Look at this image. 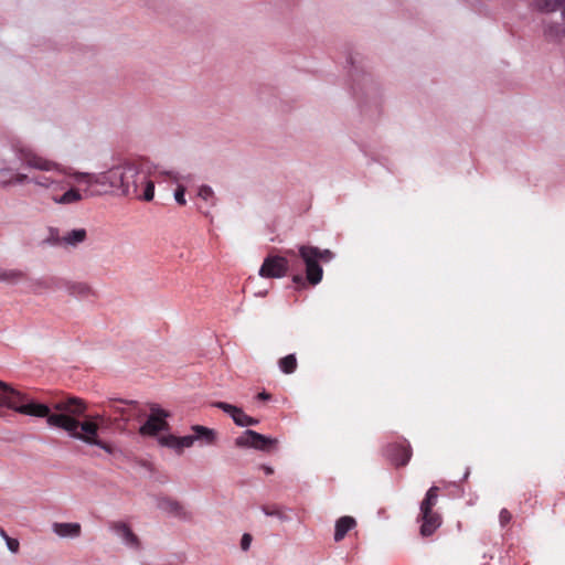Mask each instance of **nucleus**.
Returning <instances> with one entry per match:
<instances>
[{
    "label": "nucleus",
    "instance_id": "6e6552de",
    "mask_svg": "<svg viewBox=\"0 0 565 565\" xmlns=\"http://www.w3.org/2000/svg\"><path fill=\"white\" fill-rule=\"evenodd\" d=\"M288 260L281 256H268L259 268V276L264 278H281L287 274Z\"/></svg>",
    "mask_w": 565,
    "mask_h": 565
},
{
    "label": "nucleus",
    "instance_id": "aec40b11",
    "mask_svg": "<svg viewBox=\"0 0 565 565\" xmlns=\"http://www.w3.org/2000/svg\"><path fill=\"white\" fill-rule=\"evenodd\" d=\"M87 232L85 228H75L62 236L61 243L67 246H77L85 242Z\"/></svg>",
    "mask_w": 565,
    "mask_h": 565
},
{
    "label": "nucleus",
    "instance_id": "7c9ffc66",
    "mask_svg": "<svg viewBox=\"0 0 565 565\" xmlns=\"http://www.w3.org/2000/svg\"><path fill=\"white\" fill-rule=\"evenodd\" d=\"M262 511L268 516H276L281 521H287L288 518L284 511L277 505H264Z\"/></svg>",
    "mask_w": 565,
    "mask_h": 565
},
{
    "label": "nucleus",
    "instance_id": "412c9836",
    "mask_svg": "<svg viewBox=\"0 0 565 565\" xmlns=\"http://www.w3.org/2000/svg\"><path fill=\"white\" fill-rule=\"evenodd\" d=\"M82 200H83V196H82L81 192L77 189H75V188L68 189L62 195H58V196L54 195V196H52V201L55 204H60V205L74 204V203H77V202H79Z\"/></svg>",
    "mask_w": 565,
    "mask_h": 565
},
{
    "label": "nucleus",
    "instance_id": "cd10ccee",
    "mask_svg": "<svg viewBox=\"0 0 565 565\" xmlns=\"http://www.w3.org/2000/svg\"><path fill=\"white\" fill-rule=\"evenodd\" d=\"M280 371L285 374H291L297 369V359L295 354H288L278 361Z\"/></svg>",
    "mask_w": 565,
    "mask_h": 565
},
{
    "label": "nucleus",
    "instance_id": "a19ab883",
    "mask_svg": "<svg viewBox=\"0 0 565 565\" xmlns=\"http://www.w3.org/2000/svg\"><path fill=\"white\" fill-rule=\"evenodd\" d=\"M105 418H106L105 414H96V415L92 416L89 420L96 422L99 425V423H103L105 420Z\"/></svg>",
    "mask_w": 565,
    "mask_h": 565
},
{
    "label": "nucleus",
    "instance_id": "a878e982",
    "mask_svg": "<svg viewBox=\"0 0 565 565\" xmlns=\"http://www.w3.org/2000/svg\"><path fill=\"white\" fill-rule=\"evenodd\" d=\"M38 292L44 290H56L62 288V278L58 277H50L45 279H38L34 282Z\"/></svg>",
    "mask_w": 565,
    "mask_h": 565
},
{
    "label": "nucleus",
    "instance_id": "393cba45",
    "mask_svg": "<svg viewBox=\"0 0 565 565\" xmlns=\"http://www.w3.org/2000/svg\"><path fill=\"white\" fill-rule=\"evenodd\" d=\"M392 450L394 451V454H392V460L397 466H405L409 461L411 456H412V451H411L409 447L394 446V447H392Z\"/></svg>",
    "mask_w": 565,
    "mask_h": 565
},
{
    "label": "nucleus",
    "instance_id": "49530a36",
    "mask_svg": "<svg viewBox=\"0 0 565 565\" xmlns=\"http://www.w3.org/2000/svg\"><path fill=\"white\" fill-rule=\"evenodd\" d=\"M0 179H10V174L9 175H4V177L0 175Z\"/></svg>",
    "mask_w": 565,
    "mask_h": 565
},
{
    "label": "nucleus",
    "instance_id": "9b49d317",
    "mask_svg": "<svg viewBox=\"0 0 565 565\" xmlns=\"http://www.w3.org/2000/svg\"><path fill=\"white\" fill-rule=\"evenodd\" d=\"M62 288L65 289L68 296L76 299H87L96 296L93 287L85 281H76L62 278Z\"/></svg>",
    "mask_w": 565,
    "mask_h": 565
},
{
    "label": "nucleus",
    "instance_id": "7ed1b4c3",
    "mask_svg": "<svg viewBox=\"0 0 565 565\" xmlns=\"http://www.w3.org/2000/svg\"><path fill=\"white\" fill-rule=\"evenodd\" d=\"M0 406L12 409L19 414L32 417L46 418L49 424V416H52V407L35 402L26 394L15 390L10 384L0 381Z\"/></svg>",
    "mask_w": 565,
    "mask_h": 565
},
{
    "label": "nucleus",
    "instance_id": "dca6fc26",
    "mask_svg": "<svg viewBox=\"0 0 565 565\" xmlns=\"http://www.w3.org/2000/svg\"><path fill=\"white\" fill-rule=\"evenodd\" d=\"M562 0H531L529 8L540 14H550L561 10Z\"/></svg>",
    "mask_w": 565,
    "mask_h": 565
},
{
    "label": "nucleus",
    "instance_id": "473e14b6",
    "mask_svg": "<svg viewBox=\"0 0 565 565\" xmlns=\"http://www.w3.org/2000/svg\"><path fill=\"white\" fill-rule=\"evenodd\" d=\"M316 256L320 262L328 263L333 259L334 255L330 249H320L316 247Z\"/></svg>",
    "mask_w": 565,
    "mask_h": 565
},
{
    "label": "nucleus",
    "instance_id": "de8ad7c7",
    "mask_svg": "<svg viewBox=\"0 0 565 565\" xmlns=\"http://www.w3.org/2000/svg\"><path fill=\"white\" fill-rule=\"evenodd\" d=\"M288 255H294V252L292 250H287L286 252Z\"/></svg>",
    "mask_w": 565,
    "mask_h": 565
},
{
    "label": "nucleus",
    "instance_id": "ea45409f",
    "mask_svg": "<svg viewBox=\"0 0 565 565\" xmlns=\"http://www.w3.org/2000/svg\"><path fill=\"white\" fill-rule=\"evenodd\" d=\"M252 543V535L248 533L243 534L241 540V547L243 551H247Z\"/></svg>",
    "mask_w": 565,
    "mask_h": 565
},
{
    "label": "nucleus",
    "instance_id": "9d476101",
    "mask_svg": "<svg viewBox=\"0 0 565 565\" xmlns=\"http://www.w3.org/2000/svg\"><path fill=\"white\" fill-rule=\"evenodd\" d=\"M420 522L419 533L424 537L433 535L441 525V516L433 510H420L417 519Z\"/></svg>",
    "mask_w": 565,
    "mask_h": 565
},
{
    "label": "nucleus",
    "instance_id": "72a5a7b5",
    "mask_svg": "<svg viewBox=\"0 0 565 565\" xmlns=\"http://www.w3.org/2000/svg\"><path fill=\"white\" fill-rule=\"evenodd\" d=\"M198 195L204 201H210L214 199V191L209 185H201Z\"/></svg>",
    "mask_w": 565,
    "mask_h": 565
},
{
    "label": "nucleus",
    "instance_id": "1a4fd4ad",
    "mask_svg": "<svg viewBox=\"0 0 565 565\" xmlns=\"http://www.w3.org/2000/svg\"><path fill=\"white\" fill-rule=\"evenodd\" d=\"M50 174H33L30 178V184L33 185L35 192L51 191L55 192L62 190L63 182L56 177L57 173L49 172Z\"/></svg>",
    "mask_w": 565,
    "mask_h": 565
},
{
    "label": "nucleus",
    "instance_id": "79ce46f5",
    "mask_svg": "<svg viewBox=\"0 0 565 565\" xmlns=\"http://www.w3.org/2000/svg\"><path fill=\"white\" fill-rule=\"evenodd\" d=\"M260 468L265 471L266 475H273L274 473V468L270 467V466L263 465V466H260Z\"/></svg>",
    "mask_w": 565,
    "mask_h": 565
},
{
    "label": "nucleus",
    "instance_id": "f3484780",
    "mask_svg": "<svg viewBox=\"0 0 565 565\" xmlns=\"http://www.w3.org/2000/svg\"><path fill=\"white\" fill-rule=\"evenodd\" d=\"M191 430L195 443H199L200 445L209 446L216 441L217 434L212 428L202 425H193Z\"/></svg>",
    "mask_w": 565,
    "mask_h": 565
},
{
    "label": "nucleus",
    "instance_id": "6ab92c4d",
    "mask_svg": "<svg viewBox=\"0 0 565 565\" xmlns=\"http://www.w3.org/2000/svg\"><path fill=\"white\" fill-rule=\"evenodd\" d=\"M212 406L222 409L224 413H226L233 422L239 426L241 420L244 418V411L235 405L225 403V402H215L212 404Z\"/></svg>",
    "mask_w": 565,
    "mask_h": 565
},
{
    "label": "nucleus",
    "instance_id": "f8f14e48",
    "mask_svg": "<svg viewBox=\"0 0 565 565\" xmlns=\"http://www.w3.org/2000/svg\"><path fill=\"white\" fill-rule=\"evenodd\" d=\"M562 22L543 21V34L546 39L557 41L565 38V3L561 9Z\"/></svg>",
    "mask_w": 565,
    "mask_h": 565
},
{
    "label": "nucleus",
    "instance_id": "2eb2a0df",
    "mask_svg": "<svg viewBox=\"0 0 565 565\" xmlns=\"http://www.w3.org/2000/svg\"><path fill=\"white\" fill-rule=\"evenodd\" d=\"M9 174H10V179H0V186L9 188V186H15V185H23L26 183L30 184L31 177H29L28 174L21 173V172H15L14 170H12L10 168L0 169L1 177L9 175Z\"/></svg>",
    "mask_w": 565,
    "mask_h": 565
},
{
    "label": "nucleus",
    "instance_id": "39448f33",
    "mask_svg": "<svg viewBox=\"0 0 565 565\" xmlns=\"http://www.w3.org/2000/svg\"><path fill=\"white\" fill-rule=\"evenodd\" d=\"M149 411V416L145 424L140 426L139 434L141 436L154 437L161 431H168L170 426L167 418L170 417V413L158 404H150Z\"/></svg>",
    "mask_w": 565,
    "mask_h": 565
},
{
    "label": "nucleus",
    "instance_id": "c03bdc74",
    "mask_svg": "<svg viewBox=\"0 0 565 565\" xmlns=\"http://www.w3.org/2000/svg\"><path fill=\"white\" fill-rule=\"evenodd\" d=\"M292 280H294V282H296V284H298V282L303 284V279H302V277H301V276H299V275L294 276Z\"/></svg>",
    "mask_w": 565,
    "mask_h": 565
},
{
    "label": "nucleus",
    "instance_id": "f257e3e1",
    "mask_svg": "<svg viewBox=\"0 0 565 565\" xmlns=\"http://www.w3.org/2000/svg\"><path fill=\"white\" fill-rule=\"evenodd\" d=\"M55 413L49 416V426L65 430L70 437L86 445L96 446L107 454H114V447L98 437L99 425L93 420L79 422L76 417L83 416L87 409L84 399L67 397L52 405Z\"/></svg>",
    "mask_w": 565,
    "mask_h": 565
},
{
    "label": "nucleus",
    "instance_id": "2f4dec72",
    "mask_svg": "<svg viewBox=\"0 0 565 565\" xmlns=\"http://www.w3.org/2000/svg\"><path fill=\"white\" fill-rule=\"evenodd\" d=\"M161 446L175 449L179 451V437L174 435H164L158 438Z\"/></svg>",
    "mask_w": 565,
    "mask_h": 565
},
{
    "label": "nucleus",
    "instance_id": "5701e85b",
    "mask_svg": "<svg viewBox=\"0 0 565 565\" xmlns=\"http://www.w3.org/2000/svg\"><path fill=\"white\" fill-rule=\"evenodd\" d=\"M138 403L136 401H124V399H110L108 407L121 415L129 414L130 409L137 408Z\"/></svg>",
    "mask_w": 565,
    "mask_h": 565
},
{
    "label": "nucleus",
    "instance_id": "c85d7f7f",
    "mask_svg": "<svg viewBox=\"0 0 565 565\" xmlns=\"http://www.w3.org/2000/svg\"><path fill=\"white\" fill-rule=\"evenodd\" d=\"M145 185L143 193H140L138 191V199L145 200V201H151L154 195V183L151 180H148L145 175V181L139 182V186Z\"/></svg>",
    "mask_w": 565,
    "mask_h": 565
},
{
    "label": "nucleus",
    "instance_id": "c9c22d12",
    "mask_svg": "<svg viewBox=\"0 0 565 565\" xmlns=\"http://www.w3.org/2000/svg\"><path fill=\"white\" fill-rule=\"evenodd\" d=\"M6 543H7V547L10 552L17 553L19 551L20 543L18 540L12 539L10 536H6Z\"/></svg>",
    "mask_w": 565,
    "mask_h": 565
},
{
    "label": "nucleus",
    "instance_id": "f704fd0d",
    "mask_svg": "<svg viewBox=\"0 0 565 565\" xmlns=\"http://www.w3.org/2000/svg\"><path fill=\"white\" fill-rule=\"evenodd\" d=\"M195 444L193 435H186L183 437H179V451H182L184 448H190Z\"/></svg>",
    "mask_w": 565,
    "mask_h": 565
},
{
    "label": "nucleus",
    "instance_id": "37998d69",
    "mask_svg": "<svg viewBox=\"0 0 565 565\" xmlns=\"http://www.w3.org/2000/svg\"><path fill=\"white\" fill-rule=\"evenodd\" d=\"M257 398L263 399V401H267V399L270 398V395L268 393H266V392H262V393H259L257 395Z\"/></svg>",
    "mask_w": 565,
    "mask_h": 565
},
{
    "label": "nucleus",
    "instance_id": "a211bd4d",
    "mask_svg": "<svg viewBox=\"0 0 565 565\" xmlns=\"http://www.w3.org/2000/svg\"><path fill=\"white\" fill-rule=\"evenodd\" d=\"M158 507L163 510L164 512H168L172 515L179 516V518H185L186 512L182 504L175 500H172L170 498H161L159 500Z\"/></svg>",
    "mask_w": 565,
    "mask_h": 565
},
{
    "label": "nucleus",
    "instance_id": "bb28decb",
    "mask_svg": "<svg viewBox=\"0 0 565 565\" xmlns=\"http://www.w3.org/2000/svg\"><path fill=\"white\" fill-rule=\"evenodd\" d=\"M438 487L433 486L428 489L425 499L420 503V510H433V508L436 505L438 500Z\"/></svg>",
    "mask_w": 565,
    "mask_h": 565
},
{
    "label": "nucleus",
    "instance_id": "0eeeda50",
    "mask_svg": "<svg viewBox=\"0 0 565 565\" xmlns=\"http://www.w3.org/2000/svg\"><path fill=\"white\" fill-rule=\"evenodd\" d=\"M277 444L276 439L264 436L255 430L247 429L235 439V446L238 448H254L257 450H269Z\"/></svg>",
    "mask_w": 565,
    "mask_h": 565
},
{
    "label": "nucleus",
    "instance_id": "4468645a",
    "mask_svg": "<svg viewBox=\"0 0 565 565\" xmlns=\"http://www.w3.org/2000/svg\"><path fill=\"white\" fill-rule=\"evenodd\" d=\"M52 531L62 539H76L82 534V525L77 522H55Z\"/></svg>",
    "mask_w": 565,
    "mask_h": 565
},
{
    "label": "nucleus",
    "instance_id": "20e7f679",
    "mask_svg": "<svg viewBox=\"0 0 565 565\" xmlns=\"http://www.w3.org/2000/svg\"><path fill=\"white\" fill-rule=\"evenodd\" d=\"M136 175L137 167L132 163L124 162L111 167L105 172L98 173L95 183L96 186L99 188V193L116 192L129 196L131 184H128L126 179Z\"/></svg>",
    "mask_w": 565,
    "mask_h": 565
},
{
    "label": "nucleus",
    "instance_id": "ddd939ff",
    "mask_svg": "<svg viewBox=\"0 0 565 565\" xmlns=\"http://www.w3.org/2000/svg\"><path fill=\"white\" fill-rule=\"evenodd\" d=\"M110 531H113L117 536H119L122 542L129 546L138 547L139 539L131 531L130 526L121 521L113 522L109 525Z\"/></svg>",
    "mask_w": 565,
    "mask_h": 565
},
{
    "label": "nucleus",
    "instance_id": "58836bf2",
    "mask_svg": "<svg viewBox=\"0 0 565 565\" xmlns=\"http://www.w3.org/2000/svg\"><path fill=\"white\" fill-rule=\"evenodd\" d=\"M511 513L507 509H502L499 514L501 525H505L511 521Z\"/></svg>",
    "mask_w": 565,
    "mask_h": 565
},
{
    "label": "nucleus",
    "instance_id": "4be33fe9",
    "mask_svg": "<svg viewBox=\"0 0 565 565\" xmlns=\"http://www.w3.org/2000/svg\"><path fill=\"white\" fill-rule=\"evenodd\" d=\"M355 525V520L351 516H342L335 522L334 541L343 540L347 533Z\"/></svg>",
    "mask_w": 565,
    "mask_h": 565
},
{
    "label": "nucleus",
    "instance_id": "4c0bfd02",
    "mask_svg": "<svg viewBox=\"0 0 565 565\" xmlns=\"http://www.w3.org/2000/svg\"><path fill=\"white\" fill-rule=\"evenodd\" d=\"M258 424V419L248 416L247 414L244 415V418L241 420L239 427H247V426H255Z\"/></svg>",
    "mask_w": 565,
    "mask_h": 565
},
{
    "label": "nucleus",
    "instance_id": "e433bc0d",
    "mask_svg": "<svg viewBox=\"0 0 565 565\" xmlns=\"http://www.w3.org/2000/svg\"><path fill=\"white\" fill-rule=\"evenodd\" d=\"M185 189L183 186H178V189L174 192V199L180 205H184L186 203L184 198Z\"/></svg>",
    "mask_w": 565,
    "mask_h": 565
},
{
    "label": "nucleus",
    "instance_id": "a18cd8bd",
    "mask_svg": "<svg viewBox=\"0 0 565 565\" xmlns=\"http://www.w3.org/2000/svg\"><path fill=\"white\" fill-rule=\"evenodd\" d=\"M0 534L1 536L6 540V536H8V534L3 531V530H0Z\"/></svg>",
    "mask_w": 565,
    "mask_h": 565
},
{
    "label": "nucleus",
    "instance_id": "423d86ee",
    "mask_svg": "<svg viewBox=\"0 0 565 565\" xmlns=\"http://www.w3.org/2000/svg\"><path fill=\"white\" fill-rule=\"evenodd\" d=\"M299 256L306 265V278L311 285H318L323 275L322 267L316 256V247L309 245L299 246Z\"/></svg>",
    "mask_w": 565,
    "mask_h": 565
},
{
    "label": "nucleus",
    "instance_id": "c756f323",
    "mask_svg": "<svg viewBox=\"0 0 565 565\" xmlns=\"http://www.w3.org/2000/svg\"><path fill=\"white\" fill-rule=\"evenodd\" d=\"M128 184H131V191L129 192V195L131 196H138V188L139 182L145 181V173L140 172L137 168V175L134 178L126 179Z\"/></svg>",
    "mask_w": 565,
    "mask_h": 565
},
{
    "label": "nucleus",
    "instance_id": "b1692460",
    "mask_svg": "<svg viewBox=\"0 0 565 565\" xmlns=\"http://www.w3.org/2000/svg\"><path fill=\"white\" fill-rule=\"evenodd\" d=\"M24 277L25 274L21 269L0 268V281L2 282L14 285L24 279Z\"/></svg>",
    "mask_w": 565,
    "mask_h": 565
},
{
    "label": "nucleus",
    "instance_id": "f03ea898",
    "mask_svg": "<svg viewBox=\"0 0 565 565\" xmlns=\"http://www.w3.org/2000/svg\"><path fill=\"white\" fill-rule=\"evenodd\" d=\"M13 149L20 161L29 169L73 177L78 182H85L88 188L96 186L95 180L98 178V173L73 172L70 168L64 167L60 162L44 158L35 153L31 148L20 143L14 145Z\"/></svg>",
    "mask_w": 565,
    "mask_h": 565
}]
</instances>
